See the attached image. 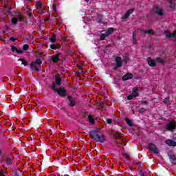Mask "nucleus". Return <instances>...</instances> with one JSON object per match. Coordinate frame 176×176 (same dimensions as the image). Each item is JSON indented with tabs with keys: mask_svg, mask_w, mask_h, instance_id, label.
<instances>
[{
	"mask_svg": "<svg viewBox=\"0 0 176 176\" xmlns=\"http://www.w3.org/2000/svg\"><path fill=\"white\" fill-rule=\"evenodd\" d=\"M89 135H91L93 140H95L96 142H100L104 144L107 141V137L102 132H100L97 130L91 131L89 132Z\"/></svg>",
	"mask_w": 176,
	"mask_h": 176,
	"instance_id": "nucleus-1",
	"label": "nucleus"
},
{
	"mask_svg": "<svg viewBox=\"0 0 176 176\" xmlns=\"http://www.w3.org/2000/svg\"><path fill=\"white\" fill-rule=\"evenodd\" d=\"M42 64V60L41 58H37L36 59V61H32L30 63V69L32 71H36L37 72H39L41 69V65Z\"/></svg>",
	"mask_w": 176,
	"mask_h": 176,
	"instance_id": "nucleus-2",
	"label": "nucleus"
},
{
	"mask_svg": "<svg viewBox=\"0 0 176 176\" xmlns=\"http://www.w3.org/2000/svg\"><path fill=\"white\" fill-rule=\"evenodd\" d=\"M36 9L41 14H45L46 13V8L43 6V3L41 1L36 2Z\"/></svg>",
	"mask_w": 176,
	"mask_h": 176,
	"instance_id": "nucleus-3",
	"label": "nucleus"
},
{
	"mask_svg": "<svg viewBox=\"0 0 176 176\" xmlns=\"http://www.w3.org/2000/svg\"><path fill=\"white\" fill-rule=\"evenodd\" d=\"M148 150L153 153H155V155H159L160 153V149L153 143H148Z\"/></svg>",
	"mask_w": 176,
	"mask_h": 176,
	"instance_id": "nucleus-4",
	"label": "nucleus"
},
{
	"mask_svg": "<svg viewBox=\"0 0 176 176\" xmlns=\"http://www.w3.org/2000/svg\"><path fill=\"white\" fill-rule=\"evenodd\" d=\"M166 130H168V131H174V130H176L175 120H173L167 124Z\"/></svg>",
	"mask_w": 176,
	"mask_h": 176,
	"instance_id": "nucleus-5",
	"label": "nucleus"
},
{
	"mask_svg": "<svg viewBox=\"0 0 176 176\" xmlns=\"http://www.w3.org/2000/svg\"><path fill=\"white\" fill-rule=\"evenodd\" d=\"M57 94L60 96V97H63V98H65L67 97V90L64 87H59L58 90H56Z\"/></svg>",
	"mask_w": 176,
	"mask_h": 176,
	"instance_id": "nucleus-6",
	"label": "nucleus"
},
{
	"mask_svg": "<svg viewBox=\"0 0 176 176\" xmlns=\"http://www.w3.org/2000/svg\"><path fill=\"white\" fill-rule=\"evenodd\" d=\"M67 100H69V103L67 104L69 107H71L72 108L75 107V105H76V101L75 100V98H74L72 96L68 95Z\"/></svg>",
	"mask_w": 176,
	"mask_h": 176,
	"instance_id": "nucleus-7",
	"label": "nucleus"
},
{
	"mask_svg": "<svg viewBox=\"0 0 176 176\" xmlns=\"http://www.w3.org/2000/svg\"><path fill=\"white\" fill-rule=\"evenodd\" d=\"M168 156L172 164H176V157H175V155H174V153L173 151H169L168 153Z\"/></svg>",
	"mask_w": 176,
	"mask_h": 176,
	"instance_id": "nucleus-8",
	"label": "nucleus"
},
{
	"mask_svg": "<svg viewBox=\"0 0 176 176\" xmlns=\"http://www.w3.org/2000/svg\"><path fill=\"white\" fill-rule=\"evenodd\" d=\"M2 160L7 164V166H12V158H10L9 155L3 156Z\"/></svg>",
	"mask_w": 176,
	"mask_h": 176,
	"instance_id": "nucleus-9",
	"label": "nucleus"
},
{
	"mask_svg": "<svg viewBox=\"0 0 176 176\" xmlns=\"http://www.w3.org/2000/svg\"><path fill=\"white\" fill-rule=\"evenodd\" d=\"M18 21H24V17H23L21 15H20L18 18L14 17L11 20V23L14 24V25H16L17 24Z\"/></svg>",
	"mask_w": 176,
	"mask_h": 176,
	"instance_id": "nucleus-10",
	"label": "nucleus"
},
{
	"mask_svg": "<svg viewBox=\"0 0 176 176\" xmlns=\"http://www.w3.org/2000/svg\"><path fill=\"white\" fill-rule=\"evenodd\" d=\"M153 13H157V14H158V16H163V14H164L163 13V11L162 10V8H159L158 6L154 7L153 8Z\"/></svg>",
	"mask_w": 176,
	"mask_h": 176,
	"instance_id": "nucleus-11",
	"label": "nucleus"
},
{
	"mask_svg": "<svg viewBox=\"0 0 176 176\" xmlns=\"http://www.w3.org/2000/svg\"><path fill=\"white\" fill-rule=\"evenodd\" d=\"M60 60H61L60 59V53L56 54L52 56V61L54 63V64H57Z\"/></svg>",
	"mask_w": 176,
	"mask_h": 176,
	"instance_id": "nucleus-12",
	"label": "nucleus"
},
{
	"mask_svg": "<svg viewBox=\"0 0 176 176\" xmlns=\"http://www.w3.org/2000/svg\"><path fill=\"white\" fill-rule=\"evenodd\" d=\"M55 82L56 86H61L63 82L61 81V77L60 76L59 74L55 75Z\"/></svg>",
	"mask_w": 176,
	"mask_h": 176,
	"instance_id": "nucleus-13",
	"label": "nucleus"
},
{
	"mask_svg": "<svg viewBox=\"0 0 176 176\" xmlns=\"http://www.w3.org/2000/svg\"><path fill=\"white\" fill-rule=\"evenodd\" d=\"M135 10L134 8H131L128 11L126 12L124 15L122 16V19H129V17H130V14H131V13H133Z\"/></svg>",
	"mask_w": 176,
	"mask_h": 176,
	"instance_id": "nucleus-14",
	"label": "nucleus"
},
{
	"mask_svg": "<svg viewBox=\"0 0 176 176\" xmlns=\"http://www.w3.org/2000/svg\"><path fill=\"white\" fill-rule=\"evenodd\" d=\"M116 62L118 68H120V67H122L123 63L122 61V57L116 56Z\"/></svg>",
	"mask_w": 176,
	"mask_h": 176,
	"instance_id": "nucleus-15",
	"label": "nucleus"
},
{
	"mask_svg": "<svg viewBox=\"0 0 176 176\" xmlns=\"http://www.w3.org/2000/svg\"><path fill=\"white\" fill-rule=\"evenodd\" d=\"M133 74L131 73H128V74H124L122 78V80L123 81H126V80H129V79H133Z\"/></svg>",
	"mask_w": 176,
	"mask_h": 176,
	"instance_id": "nucleus-16",
	"label": "nucleus"
},
{
	"mask_svg": "<svg viewBox=\"0 0 176 176\" xmlns=\"http://www.w3.org/2000/svg\"><path fill=\"white\" fill-rule=\"evenodd\" d=\"M147 63L150 67H155L156 65V60L152 59L151 57L147 58Z\"/></svg>",
	"mask_w": 176,
	"mask_h": 176,
	"instance_id": "nucleus-17",
	"label": "nucleus"
},
{
	"mask_svg": "<svg viewBox=\"0 0 176 176\" xmlns=\"http://www.w3.org/2000/svg\"><path fill=\"white\" fill-rule=\"evenodd\" d=\"M113 31H115V29H113V28H109L107 30H102V32H106L107 36H109V35H111Z\"/></svg>",
	"mask_w": 176,
	"mask_h": 176,
	"instance_id": "nucleus-18",
	"label": "nucleus"
},
{
	"mask_svg": "<svg viewBox=\"0 0 176 176\" xmlns=\"http://www.w3.org/2000/svg\"><path fill=\"white\" fill-rule=\"evenodd\" d=\"M166 144L169 145V146H176V142L173 140H166Z\"/></svg>",
	"mask_w": 176,
	"mask_h": 176,
	"instance_id": "nucleus-19",
	"label": "nucleus"
},
{
	"mask_svg": "<svg viewBox=\"0 0 176 176\" xmlns=\"http://www.w3.org/2000/svg\"><path fill=\"white\" fill-rule=\"evenodd\" d=\"M11 50L12 52H16V53H18V54H23V51L19 50V49H17V47H16V46L14 45L11 46Z\"/></svg>",
	"mask_w": 176,
	"mask_h": 176,
	"instance_id": "nucleus-20",
	"label": "nucleus"
},
{
	"mask_svg": "<svg viewBox=\"0 0 176 176\" xmlns=\"http://www.w3.org/2000/svg\"><path fill=\"white\" fill-rule=\"evenodd\" d=\"M132 95L135 96V97H138L140 94L138 93V89L137 87H133L132 89Z\"/></svg>",
	"mask_w": 176,
	"mask_h": 176,
	"instance_id": "nucleus-21",
	"label": "nucleus"
},
{
	"mask_svg": "<svg viewBox=\"0 0 176 176\" xmlns=\"http://www.w3.org/2000/svg\"><path fill=\"white\" fill-rule=\"evenodd\" d=\"M113 137L114 140H120V138H122V135H120L118 132H113Z\"/></svg>",
	"mask_w": 176,
	"mask_h": 176,
	"instance_id": "nucleus-22",
	"label": "nucleus"
},
{
	"mask_svg": "<svg viewBox=\"0 0 176 176\" xmlns=\"http://www.w3.org/2000/svg\"><path fill=\"white\" fill-rule=\"evenodd\" d=\"M88 122H89L91 124H94V123H96V121L94 120V118L93 117V116H91V114L88 115Z\"/></svg>",
	"mask_w": 176,
	"mask_h": 176,
	"instance_id": "nucleus-23",
	"label": "nucleus"
},
{
	"mask_svg": "<svg viewBox=\"0 0 176 176\" xmlns=\"http://www.w3.org/2000/svg\"><path fill=\"white\" fill-rule=\"evenodd\" d=\"M13 173L15 176H22L23 175V173H21V170H20V169H18V168L14 170Z\"/></svg>",
	"mask_w": 176,
	"mask_h": 176,
	"instance_id": "nucleus-24",
	"label": "nucleus"
},
{
	"mask_svg": "<svg viewBox=\"0 0 176 176\" xmlns=\"http://www.w3.org/2000/svg\"><path fill=\"white\" fill-rule=\"evenodd\" d=\"M56 41L57 39H56V34H52L50 38V42H51V43H56Z\"/></svg>",
	"mask_w": 176,
	"mask_h": 176,
	"instance_id": "nucleus-25",
	"label": "nucleus"
},
{
	"mask_svg": "<svg viewBox=\"0 0 176 176\" xmlns=\"http://www.w3.org/2000/svg\"><path fill=\"white\" fill-rule=\"evenodd\" d=\"M132 35H133V42L135 45V44H137V38H136L137 31H133L132 33Z\"/></svg>",
	"mask_w": 176,
	"mask_h": 176,
	"instance_id": "nucleus-26",
	"label": "nucleus"
},
{
	"mask_svg": "<svg viewBox=\"0 0 176 176\" xmlns=\"http://www.w3.org/2000/svg\"><path fill=\"white\" fill-rule=\"evenodd\" d=\"M167 2L170 3V9H172V10H174V9H175V3H174V1H173V0H167Z\"/></svg>",
	"mask_w": 176,
	"mask_h": 176,
	"instance_id": "nucleus-27",
	"label": "nucleus"
},
{
	"mask_svg": "<svg viewBox=\"0 0 176 176\" xmlns=\"http://www.w3.org/2000/svg\"><path fill=\"white\" fill-rule=\"evenodd\" d=\"M125 122L126 124H128V126H130L131 127H133V126H134V124H133V121H131V120L128 118H125Z\"/></svg>",
	"mask_w": 176,
	"mask_h": 176,
	"instance_id": "nucleus-28",
	"label": "nucleus"
},
{
	"mask_svg": "<svg viewBox=\"0 0 176 176\" xmlns=\"http://www.w3.org/2000/svg\"><path fill=\"white\" fill-rule=\"evenodd\" d=\"M156 60H157V63H158L159 64H165L166 63V61H164V59L160 57L156 58Z\"/></svg>",
	"mask_w": 176,
	"mask_h": 176,
	"instance_id": "nucleus-29",
	"label": "nucleus"
},
{
	"mask_svg": "<svg viewBox=\"0 0 176 176\" xmlns=\"http://www.w3.org/2000/svg\"><path fill=\"white\" fill-rule=\"evenodd\" d=\"M104 33H102L100 35V41H104L105 38H108V34H106L105 32H103Z\"/></svg>",
	"mask_w": 176,
	"mask_h": 176,
	"instance_id": "nucleus-30",
	"label": "nucleus"
},
{
	"mask_svg": "<svg viewBox=\"0 0 176 176\" xmlns=\"http://www.w3.org/2000/svg\"><path fill=\"white\" fill-rule=\"evenodd\" d=\"M18 61H21L22 65H24V67H27V65H28V63H27L24 58H19L18 59Z\"/></svg>",
	"mask_w": 176,
	"mask_h": 176,
	"instance_id": "nucleus-31",
	"label": "nucleus"
},
{
	"mask_svg": "<svg viewBox=\"0 0 176 176\" xmlns=\"http://www.w3.org/2000/svg\"><path fill=\"white\" fill-rule=\"evenodd\" d=\"M57 84H56V82L52 83V86H51V89L52 90H54V91H55V93L57 91V90H58V89H57Z\"/></svg>",
	"mask_w": 176,
	"mask_h": 176,
	"instance_id": "nucleus-32",
	"label": "nucleus"
},
{
	"mask_svg": "<svg viewBox=\"0 0 176 176\" xmlns=\"http://www.w3.org/2000/svg\"><path fill=\"white\" fill-rule=\"evenodd\" d=\"M144 34H148L149 35H153L155 34V32H153V30H144Z\"/></svg>",
	"mask_w": 176,
	"mask_h": 176,
	"instance_id": "nucleus-33",
	"label": "nucleus"
},
{
	"mask_svg": "<svg viewBox=\"0 0 176 176\" xmlns=\"http://www.w3.org/2000/svg\"><path fill=\"white\" fill-rule=\"evenodd\" d=\"M164 34L166 35V38H172V34L168 30H165Z\"/></svg>",
	"mask_w": 176,
	"mask_h": 176,
	"instance_id": "nucleus-34",
	"label": "nucleus"
},
{
	"mask_svg": "<svg viewBox=\"0 0 176 176\" xmlns=\"http://www.w3.org/2000/svg\"><path fill=\"white\" fill-rule=\"evenodd\" d=\"M129 60H130V58H129V56H124V57H123V61H124L126 64H127V63H129Z\"/></svg>",
	"mask_w": 176,
	"mask_h": 176,
	"instance_id": "nucleus-35",
	"label": "nucleus"
},
{
	"mask_svg": "<svg viewBox=\"0 0 176 176\" xmlns=\"http://www.w3.org/2000/svg\"><path fill=\"white\" fill-rule=\"evenodd\" d=\"M28 49H30V45H28V44H25L23 46V50L25 51L28 50Z\"/></svg>",
	"mask_w": 176,
	"mask_h": 176,
	"instance_id": "nucleus-36",
	"label": "nucleus"
},
{
	"mask_svg": "<svg viewBox=\"0 0 176 176\" xmlns=\"http://www.w3.org/2000/svg\"><path fill=\"white\" fill-rule=\"evenodd\" d=\"M106 122L108 124H112V123H113V120L111 118H107Z\"/></svg>",
	"mask_w": 176,
	"mask_h": 176,
	"instance_id": "nucleus-37",
	"label": "nucleus"
},
{
	"mask_svg": "<svg viewBox=\"0 0 176 176\" xmlns=\"http://www.w3.org/2000/svg\"><path fill=\"white\" fill-rule=\"evenodd\" d=\"M57 47H58V45L57 44H52V45H50V48H51V49H53V50L57 49Z\"/></svg>",
	"mask_w": 176,
	"mask_h": 176,
	"instance_id": "nucleus-38",
	"label": "nucleus"
},
{
	"mask_svg": "<svg viewBox=\"0 0 176 176\" xmlns=\"http://www.w3.org/2000/svg\"><path fill=\"white\" fill-rule=\"evenodd\" d=\"M140 102H141L142 105H148V104H149V102L145 100H141Z\"/></svg>",
	"mask_w": 176,
	"mask_h": 176,
	"instance_id": "nucleus-39",
	"label": "nucleus"
},
{
	"mask_svg": "<svg viewBox=\"0 0 176 176\" xmlns=\"http://www.w3.org/2000/svg\"><path fill=\"white\" fill-rule=\"evenodd\" d=\"M138 171L139 173V175L145 176V173H144V172L141 169H139Z\"/></svg>",
	"mask_w": 176,
	"mask_h": 176,
	"instance_id": "nucleus-40",
	"label": "nucleus"
},
{
	"mask_svg": "<svg viewBox=\"0 0 176 176\" xmlns=\"http://www.w3.org/2000/svg\"><path fill=\"white\" fill-rule=\"evenodd\" d=\"M168 101H170V98H165L164 99L163 102H164V104H167L168 102Z\"/></svg>",
	"mask_w": 176,
	"mask_h": 176,
	"instance_id": "nucleus-41",
	"label": "nucleus"
},
{
	"mask_svg": "<svg viewBox=\"0 0 176 176\" xmlns=\"http://www.w3.org/2000/svg\"><path fill=\"white\" fill-rule=\"evenodd\" d=\"M133 98H135V96L131 94L127 96V100H133Z\"/></svg>",
	"mask_w": 176,
	"mask_h": 176,
	"instance_id": "nucleus-42",
	"label": "nucleus"
},
{
	"mask_svg": "<svg viewBox=\"0 0 176 176\" xmlns=\"http://www.w3.org/2000/svg\"><path fill=\"white\" fill-rule=\"evenodd\" d=\"M146 111V109H145V108H141V109L139 110V112H140V113H144Z\"/></svg>",
	"mask_w": 176,
	"mask_h": 176,
	"instance_id": "nucleus-43",
	"label": "nucleus"
},
{
	"mask_svg": "<svg viewBox=\"0 0 176 176\" xmlns=\"http://www.w3.org/2000/svg\"><path fill=\"white\" fill-rule=\"evenodd\" d=\"M10 41H11L12 42H14L15 41H17V38L11 37L10 38Z\"/></svg>",
	"mask_w": 176,
	"mask_h": 176,
	"instance_id": "nucleus-44",
	"label": "nucleus"
},
{
	"mask_svg": "<svg viewBox=\"0 0 176 176\" xmlns=\"http://www.w3.org/2000/svg\"><path fill=\"white\" fill-rule=\"evenodd\" d=\"M27 14L28 16H29V17H32V14H34L32 12H30L28 11H27Z\"/></svg>",
	"mask_w": 176,
	"mask_h": 176,
	"instance_id": "nucleus-45",
	"label": "nucleus"
},
{
	"mask_svg": "<svg viewBox=\"0 0 176 176\" xmlns=\"http://www.w3.org/2000/svg\"><path fill=\"white\" fill-rule=\"evenodd\" d=\"M172 38H176V30H175L173 32V33L172 34Z\"/></svg>",
	"mask_w": 176,
	"mask_h": 176,
	"instance_id": "nucleus-46",
	"label": "nucleus"
},
{
	"mask_svg": "<svg viewBox=\"0 0 176 176\" xmlns=\"http://www.w3.org/2000/svg\"><path fill=\"white\" fill-rule=\"evenodd\" d=\"M52 8H53L54 12H57V8H56V5L53 4Z\"/></svg>",
	"mask_w": 176,
	"mask_h": 176,
	"instance_id": "nucleus-47",
	"label": "nucleus"
},
{
	"mask_svg": "<svg viewBox=\"0 0 176 176\" xmlns=\"http://www.w3.org/2000/svg\"><path fill=\"white\" fill-rule=\"evenodd\" d=\"M3 144H5V140H1V141L0 142V144H1V145H3Z\"/></svg>",
	"mask_w": 176,
	"mask_h": 176,
	"instance_id": "nucleus-48",
	"label": "nucleus"
},
{
	"mask_svg": "<svg viewBox=\"0 0 176 176\" xmlns=\"http://www.w3.org/2000/svg\"><path fill=\"white\" fill-rule=\"evenodd\" d=\"M0 176H5V173H2V171L0 170Z\"/></svg>",
	"mask_w": 176,
	"mask_h": 176,
	"instance_id": "nucleus-49",
	"label": "nucleus"
},
{
	"mask_svg": "<svg viewBox=\"0 0 176 176\" xmlns=\"http://www.w3.org/2000/svg\"><path fill=\"white\" fill-rule=\"evenodd\" d=\"M123 156H124V157H129V155L127 154H126V153L124 154Z\"/></svg>",
	"mask_w": 176,
	"mask_h": 176,
	"instance_id": "nucleus-50",
	"label": "nucleus"
},
{
	"mask_svg": "<svg viewBox=\"0 0 176 176\" xmlns=\"http://www.w3.org/2000/svg\"><path fill=\"white\" fill-rule=\"evenodd\" d=\"M30 22H31V23H34V19H30Z\"/></svg>",
	"mask_w": 176,
	"mask_h": 176,
	"instance_id": "nucleus-51",
	"label": "nucleus"
},
{
	"mask_svg": "<svg viewBox=\"0 0 176 176\" xmlns=\"http://www.w3.org/2000/svg\"><path fill=\"white\" fill-rule=\"evenodd\" d=\"M77 67H78V69H82V67H80L79 65H78Z\"/></svg>",
	"mask_w": 176,
	"mask_h": 176,
	"instance_id": "nucleus-52",
	"label": "nucleus"
},
{
	"mask_svg": "<svg viewBox=\"0 0 176 176\" xmlns=\"http://www.w3.org/2000/svg\"><path fill=\"white\" fill-rule=\"evenodd\" d=\"M63 111H65V109L63 108L61 109Z\"/></svg>",
	"mask_w": 176,
	"mask_h": 176,
	"instance_id": "nucleus-53",
	"label": "nucleus"
},
{
	"mask_svg": "<svg viewBox=\"0 0 176 176\" xmlns=\"http://www.w3.org/2000/svg\"><path fill=\"white\" fill-rule=\"evenodd\" d=\"M90 0H85L86 2H89Z\"/></svg>",
	"mask_w": 176,
	"mask_h": 176,
	"instance_id": "nucleus-54",
	"label": "nucleus"
},
{
	"mask_svg": "<svg viewBox=\"0 0 176 176\" xmlns=\"http://www.w3.org/2000/svg\"><path fill=\"white\" fill-rule=\"evenodd\" d=\"M122 145H126V144H124L123 143H120Z\"/></svg>",
	"mask_w": 176,
	"mask_h": 176,
	"instance_id": "nucleus-55",
	"label": "nucleus"
},
{
	"mask_svg": "<svg viewBox=\"0 0 176 176\" xmlns=\"http://www.w3.org/2000/svg\"><path fill=\"white\" fill-rule=\"evenodd\" d=\"M6 28H8V25H6Z\"/></svg>",
	"mask_w": 176,
	"mask_h": 176,
	"instance_id": "nucleus-56",
	"label": "nucleus"
},
{
	"mask_svg": "<svg viewBox=\"0 0 176 176\" xmlns=\"http://www.w3.org/2000/svg\"><path fill=\"white\" fill-rule=\"evenodd\" d=\"M118 68L117 67H115L114 69H117Z\"/></svg>",
	"mask_w": 176,
	"mask_h": 176,
	"instance_id": "nucleus-57",
	"label": "nucleus"
},
{
	"mask_svg": "<svg viewBox=\"0 0 176 176\" xmlns=\"http://www.w3.org/2000/svg\"><path fill=\"white\" fill-rule=\"evenodd\" d=\"M0 41H1V37H0Z\"/></svg>",
	"mask_w": 176,
	"mask_h": 176,
	"instance_id": "nucleus-58",
	"label": "nucleus"
}]
</instances>
